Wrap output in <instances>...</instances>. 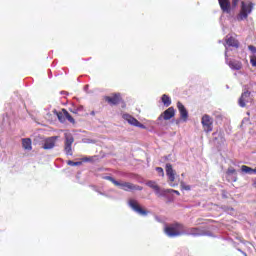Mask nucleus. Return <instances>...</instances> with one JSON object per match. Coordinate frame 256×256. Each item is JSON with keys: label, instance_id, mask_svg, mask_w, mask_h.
<instances>
[{"label": "nucleus", "instance_id": "72a5a7b5", "mask_svg": "<svg viewBox=\"0 0 256 256\" xmlns=\"http://www.w3.org/2000/svg\"><path fill=\"white\" fill-rule=\"evenodd\" d=\"M169 185H170V187H177V184H175V183H173L171 181H170Z\"/></svg>", "mask_w": 256, "mask_h": 256}, {"label": "nucleus", "instance_id": "bb28decb", "mask_svg": "<svg viewBox=\"0 0 256 256\" xmlns=\"http://www.w3.org/2000/svg\"><path fill=\"white\" fill-rule=\"evenodd\" d=\"M180 187H181V189H183L184 191H191V186L185 184V182H181V183H180Z\"/></svg>", "mask_w": 256, "mask_h": 256}, {"label": "nucleus", "instance_id": "423d86ee", "mask_svg": "<svg viewBox=\"0 0 256 256\" xmlns=\"http://www.w3.org/2000/svg\"><path fill=\"white\" fill-rule=\"evenodd\" d=\"M116 187H119V189H122L123 191H143V187H141L139 185H135L130 182L118 181V184Z\"/></svg>", "mask_w": 256, "mask_h": 256}, {"label": "nucleus", "instance_id": "cd10ccee", "mask_svg": "<svg viewBox=\"0 0 256 256\" xmlns=\"http://www.w3.org/2000/svg\"><path fill=\"white\" fill-rule=\"evenodd\" d=\"M156 171L160 175V177H165V172H164L163 168L156 167Z\"/></svg>", "mask_w": 256, "mask_h": 256}, {"label": "nucleus", "instance_id": "aec40b11", "mask_svg": "<svg viewBox=\"0 0 256 256\" xmlns=\"http://www.w3.org/2000/svg\"><path fill=\"white\" fill-rule=\"evenodd\" d=\"M227 175L228 177H232V181H237V170H235V168L230 167L227 170Z\"/></svg>", "mask_w": 256, "mask_h": 256}, {"label": "nucleus", "instance_id": "393cba45", "mask_svg": "<svg viewBox=\"0 0 256 256\" xmlns=\"http://www.w3.org/2000/svg\"><path fill=\"white\" fill-rule=\"evenodd\" d=\"M57 117H58V120L60 121V123H65V113H57Z\"/></svg>", "mask_w": 256, "mask_h": 256}, {"label": "nucleus", "instance_id": "c9c22d12", "mask_svg": "<svg viewBox=\"0 0 256 256\" xmlns=\"http://www.w3.org/2000/svg\"><path fill=\"white\" fill-rule=\"evenodd\" d=\"M90 115H95V111H92V112L90 113Z\"/></svg>", "mask_w": 256, "mask_h": 256}, {"label": "nucleus", "instance_id": "4468645a", "mask_svg": "<svg viewBox=\"0 0 256 256\" xmlns=\"http://www.w3.org/2000/svg\"><path fill=\"white\" fill-rule=\"evenodd\" d=\"M166 175L168 177V180L173 183L175 181V171L173 170V165L170 163L166 164Z\"/></svg>", "mask_w": 256, "mask_h": 256}, {"label": "nucleus", "instance_id": "0eeeda50", "mask_svg": "<svg viewBox=\"0 0 256 256\" xmlns=\"http://www.w3.org/2000/svg\"><path fill=\"white\" fill-rule=\"evenodd\" d=\"M201 123L206 133H211V131H213V118H211V116L207 114L202 116Z\"/></svg>", "mask_w": 256, "mask_h": 256}, {"label": "nucleus", "instance_id": "7ed1b4c3", "mask_svg": "<svg viewBox=\"0 0 256 256\" xmlns=\"http://www.w3.org/2000/svg\"><path fill=\"white\" fill-rule=\"evenodd\" d=\"M73 143H75V138L70 132H65L64 134V153L68 156L73 155Z\"/></svg>", "mask_w": 256, "mask_h": 256}, {"label": "nucleus", "instance_id": "dca6fc26", "mask_svg": "<svg viewBox=\"0 0 256 256\" xmlns=\"http://www.w3.org/2000/svg\"><path fill=\"white\" fill-rule=\"evenodd\" d=\"M105 100L110 103V105H118L121 101V94H114L113 96H106Z\"/></svg>", "mask_w": 256, "mask_h": 256}, {"label": "nucleus", "instance_id": "1a4fd4ad", "mask_svg": "<svg viewBox=\"0 0 256 256\" xmlns=\"http://www.w3.org/2000/svg\"><path fill=\"white\" fill-rule=\"evenodd\" d=\"M146 185L147 187H150V189L154 190L157 197H165L167 195V191H165V189H161V187H159L155 181H148Z\"/></svg>", "mask_w": 256, "mask_h": 256}, {"label": "nucleus", "instance_id": "9b49d317", "mask_svg": "<svg viewBox=\"0 0 256 256\" xmlns=\"http://www.w3.org/2000/svg\"><path fill=\"white\" fill-rule=\"evenodd\" d=\"M177 108L180 113V119L182 121L187 122V119H189V112L187 111V108H185V105L181 102H177Z\"/></svg>", "mask_w": 256, "mask_h": 256}, {"label": "nucleus", "instance_id": "f3484780", "mask_svg": "<svg viewBox=\"0 0 256 256\" xmlns=\"http://www.w3.org/2000/svg\"><path fill=\"white\" fill-rule=\"evenodd\" d=\"M229 47H235V49H238L239 41H237V39H235L234 37H229L228 39H226L225 49H229Z\"/></svg>", "mask_w": 256, "mask_h": 256}, {"label": "nucleus", "instance_id": "f8f14e48", "mask_svg": "<svg viewBox=\"0 0 256 256\" xmlns=\"http://www.w3.org/2000/svg\"><path fill=\"white\" fill-rule=\"evenodd\" d=\"M251 92L249 91H245L242 93L241 97L238 100V105L240 107H245L246 103H249V101L251 100Z\"/></svg>", "mask_w": 256, "mask_h": 256}, {"label": "nucleus", "instance_id": "6ab92c4d", "mask_svg": "<svg viewBox=\"0 0 256 256\" xmlns=\"http://www.w3.org/2000/svg\"><path fill=\"white\" fill-rule=\"evenodd\" d=\"M241 171L242 173H246V175H255V168L253 169L247 165H242Z\"/></svg>", "mask_w": 256, "mask_h": 256}, {"label": "nucleus", "instance_id": "e433bc0d", "mask_svg": "<svg viewBox=\"0 0 256 256\" xmlns=\"http://www.w3.org/2000/svg\"><path fill=\"white\" fill-rule=\"evenodd\" d=\"M254 170H255V175H256V167L254 168Z\"/></svg>", "mask_w": 256, "mask_h": 256}, {"label": "nucleus", "instance_id": "9d476101", "mask_svg": "<svg viewBox=\"0 0 256 256\" xmlns=\"http://www.w3.org/2000/svg\"><path fill=\"white\" fill-rule=\"evenodd\" d=\"M175 117V108L169 107L167 110H165L159 117L158 121H169V119H173Z\"/></svg>", "mask_w": 256, "mask_h": 256}, {"label": "nucleus", "instance_id": "6e6552de", "mask_svg": "<svg viewBox=\"0 0 256 256\" xmlns=\"http://www.w3.org/2000/svg\"><path fill=\"white\" fill-rule=\"evenodd\" d=\"M124 121H127L129 125H133L134 127H139V129H146L145 125L139 122L135 117L131 116V114L125 113L122 115Z\"/></svg>", "mask_w": 256, "mask_h": 256}, {"label": "nucleus", "instance_id": "4c0bfd02", "mask_svg": "<svg viewBox=\"0 0 256 256\" xmlns=\"http://www.w3.org/2000/svg\"><path fill=\"white\" fill-rule=\"evenodd\" d=\"M176 123L179 124V121H177Z\"/></svg>", "mask_w": 256, "mask_h": 256}, {"label": "nucleus", "instance_id": "39448f33", "mask_svg": "<svg viewBox=\"0 0 256 256\" xmlns=\"http://www.w3.org/2000/svg\"><path fill=\"white\" fill-rule=\"evenodd\" d=\"M227 53H229V48L226 47L225 57L228 67H230V69H232L233 71H241V69L243 68V63H241V61L239 60H229V56L227 55Z\"/></svg>", "mask_w": 256, "mask_h": 256}, {"label": "nucleus", "instance_id": "c756f323", "mask_svg": "<svg viewBox=\"0 0 256 256\" xmlns=\"http://www.w3.org/2000/svg\"><path fill=\"white\" fill-rule=\"evenodd\" d=\"M166 195L167 193H175V195H181V193L177 190H173V189H166Z\"/></svg>", "mask_w": 256, "mask_h": 256}, {"label": "nucleus", "instance_id": "412c9836", "mask_svg": "<svg viewBox=\"0 0 256 256\" xmlns=\"http://www.w3.org/2000/svg\"><path fill=\"white\" fill-rule=\"evenodd\" d=\"M161 101L164 107H169L171 105V97H169L167 94L162 95Z\"/></svg>", "mask_w": 256, "mask_h": 256}, {"label": "nucleus", "instance_id": "f704fd0d", "mask_svg": "<svg viewBox=\"0 0 256 256\" xmlns=\"http://www.w3.org/2000/svg\"><path fill=\"white\" fill-rule=\"evenodd\" d=\"M84 91H86V93L89 91V85L84 86Z\"/></svg>", "mask_w": 256, "mask_h": 256}, {"label": "nucleus", "instance_id": "ddd939ff", "mask_svg": "<svg viewBox=\"0 0 256 256\" xmlns=\"http://www.w3.org/2000/svg\"><path fill=\"white\" fill-rule=\"evenodd\" d=\"M57 139H58L57 136H53V137L46 139L43 144V149H46V150L53 149V147H55V143H56Z\"/></svg>", "mask_w": 256, "mask_h": 256}, {"label": "nucleus", "instance_id": "4be33fe9", "mask_svg": "<svg viewBox=\"0 0 256 256\" xmlns=\"http://www.w3.org/2000/svg\"><path fill=\"white\" fill-rule=\"evenodd\" d=\"M64 111V117L70 122V123H75V119L73 118V116H71V114H69V112H67V110L63 109Z\"/></svg>", "mask_w": 256, "mask_h": 256}, {"label": "nucleus", "instance_id": "20e7f679", "mask_svg": "<svg viewBox=\"0 0 256 256\" xmlns=\"http://www.w3.org/2000/svg\"><path fill=\"white\" fill-rule=\"evenodd\" d=\"M128 207L134 211V213H137L138 215H141L142 217H147L149 215V211L143 209L141 205H139V201L135 199H129L128 200Z\"/></svg>", "mask_w": 256, "mask_h": 256}, {"label": "nucleus", "instance_id": "473e14b6", "mask_svg": "<svg viewBox=\"0 0 256 256\" xmlns=\"http://www.w3.org/2000/svg\"><path fill=\"white\" fill-rule=\"evenodd\" d=\"M238 3H239V0H232L233 7H237Z\"/></svg>", "mask_w": 256, "mask_h": 256}, {"label": "nucleus", "instance_id": "a211bd4d", "mask_svg": "<svg viewBox=\"0 0 256 256\" xmlns=\"http://www.w3.org/2000/svg\"><path fill=\"white\" fill-rule=\"evenodd\" d=\"M22 147L26 151H31V149H33L31 139L30 138H23L22 139Z\"/></svg>", "mask_w": 256, "mask_h": 256}, {"label": "nucleus", "instance_id": "f03ea898", "mask_svg": "<svg viewBox=\"0 0 256 256\" xmlns=\"http://www.w3.org/2000/svg\"><path fill=\"white\" fill-rule=\"evenodd\" d=\"M254 4L251 1H242L240 12L236 16L237 21H245L249 15L253 12Z\"/></svg>", "mask_w": 256, "mask_h": 256}, {"label": "nucleus", "instance_id": "f257e3e1", "mask_svg": "<svg viewBox=\"0 0 256 256\" xmlns=\"http://www.w3.org/2000/svg\"><path fill=\"white\" fill-rule=\"evenodd\" d=\"M164 233L168 237H180V235H193V237H201L205 235V231L201 230L200 228H190L185 230V226L180 223L165 226Z\"/></svg>", "mask_w": 256, "mask_h": 256}, {"label": "nucleus", "instance_id": "5701e85b", "mask_svg": "<svg viewBox=\"0 0 256 256\" xmlns=\"http://www.w3.org/2000/svg\"><path fill=\"white\" fill-rule=\"evenodd\" d=\"M67 165H70V167H79V165H82V162L81 161L74 162L70 160L67 162Z\"/></svg>", "mask_w": 256, "mask_h": 256}, {"label": "nucleus", "instance_id": "c85d7f7f", "mask_svg": "<svg viewBox=\"0 0 256 256\" xmlns=\"http://www.w3.org/2000/svg\"><path fill=\"white\" fill-rule=\"evenodd\" d=\"M81 161L83 162V163H91V161H93V157H83V158H81Z\"/></svg>", "mask_w": 256, "mask_h": 256}, {"label": "nucleus", "instance_id": "7c9ffc66", "mask_svg": "<svg viewBox=\"0 0 256 256\" xmlns=\"http://www.w3.org/2000/svg\"><path fill=\"white\" fill-rule=\"evenodd\" d=\"M248 49H249V51H251V53H253V55L256 56V47L255 46L250 45V46H248Z\"/></svg>", "mask_w": 256, "mask_h": 256}, {"label": "nucleus", "instance_id": "2eb2a0df", "mask_svg": "<svg viewBox=\"0 0 256 256\" xmlns=\"http://www.w3.org/2000/svg\"><path fill=\"white\" fill-rule=\"evenodd\" d=\"M218 3L224 13H231V3L229 0H218Z\"/></svg>", "mask_w": 256, "mask_h": 256}, {"label": "nucleus", "instance_id": "b1692460", "mask_svg": "<svg viewBox=\"0 0 256 256\" xmlns=\"http://www.w3.org/2000/svg\"><path fill=\"white\" fill-rule=\"evenodd\" d=\"M105 179L107 181H111V183H113V185H115L117 187V185H119V181L115 180V178L111 177V176H106Z\"/></svg>", "mask_w": 256, "mask_h": 256}, {"label": "nucleus", "instance_id": "a878e982", "mask_svg": "<svg viewBox=\"0 0 256 256\" xmlns=\"http://www.w3.org/2000/svg\"><path fill=\"white\" fill-rule=\"evenodd\" d=\"M70 111H71V113H74L75 115H77V113H78L79 111H83V106L80 105V106H78V107H74V108L71 109Z\"/></svg>", "mask_w": 256, "mask_h": 256}, {"label": "nucleus", "instance_id": "2f4dec72", "mask_svg": "<svg viewBox=\"0 0 256 256\" xmlns=\"http://www.w3.org/2000/svg\"><path fill=\"white\" fill-rule=\"evenodd\" d=\"M250 63L252 65V67H256V57H251Z\"/></svg>", "mask_w": 256, "mask_h": 256}]
</instances>
